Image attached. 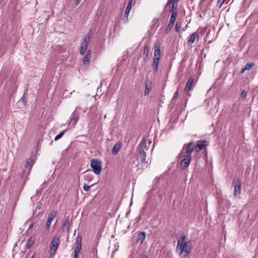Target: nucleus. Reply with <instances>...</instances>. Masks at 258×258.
Listing matches in <instances>:
<instances>
[{"instance_id": "nucleus-1", "label": "nucleus", "mask_w": 258, "mask_h": 258, "mask_svg": "<svg viewBox=\"0 0 258 258\" xmlns=\"http://www.w3.org/2000/svg\"><path fill=\"white\" fill-rule=\"evenodd\" d=\"M189 242L186 236H182L178 240L176 251L179 253V256L184 258L186 256L191 250V247L188 244Z\"/></svg>"}, {"instance_id": "nucleus-2", "label": "nucleus", "mask_w": 258, "mask_h": 258, "mask_svg": "<svg viewBox=\"0 0 258 258\" xmlns=\"http://www.w3.org/2000/svg\"><path fill=\"white\" fill-rule=\"evenodd\" d=\"M146 149V143L144 141H142L138 147V152L139 154L137 156V160L138 163L141 164L142 167L146 166L147 163V161H146V153L145 151Z\"/></svg>"}, {"instance_id": "nucleus-3", "label": "nucleus", "mask_w": 258, "mask_h": 258, "mask_svg": "<svg viewBox=\"0 0 258 258\" xmlns=\"http://www.w3.org/2000/svg\"><path fill=\"white\" fill-rule=\"evenodd\" d=\"M155 51L154 53V58L153 61V68L155 72H157L158 67L159 63V60L161 57L160 45L159 43H156L154 46Z\"/></svg>"}, {"instance_id": "nucleus-4", "label": "nucleus", "mask_w": 258, "mask_h": 258, "mask_svg": "<svg viewBox=\"0 0 258 258\" xmlns=\"http://www.w3.org/2000/svg\"><path fill=\"white\" fill-rule=\"evenodd\" d=\"M102 162L97 159H92L91 160L90 166L93 169V171L95 174H99L102 170Z\"/></svg>"}, {"instance_id": "nucleus-5", "label": "nucleus", "mask_w": 258, "mask_h": 258, "mask_svg": "<svg viewBox=\"0 0 258 258\" xmlns=\"http://www.w3.org/2000/svg\"><path fill=\"white\" fill-rule=\"evenodd\" d=\"M91 37V34L88 33L83 39L80 46V53L81 55H83L86 52L88 45L89 44L90 39Z\"/></svg>"}, {"instance_id": "nucleus-6", "label": "nucleus", "mask_w": 258, "mask_h": 258, "mask_svg": "<svg viewBox=\"0 0 258 258\" xmlns=\"http://www.w3.org/2000/svg\"><path fill=\"white\" fill-rule=\"evenodd\" d=\"M76 247L75 249L74 258H79V254L80 252L82 245V239L80 235H78L75 241Z\"/></svg>"}, {"instance_id": "nucleus-7", "label": "nucleus", "mask_w": 258, "mask_h": 258, "mask_svg": "<svg viewBox=\"0 0 258 258\" xmlns=\"http://www.w3.org/2000/svg\"><path fill=\"white\" fill-rule=\"evenodd\" d=\"M78 109H80L79 107H77L74 111L70 117V122L69 124L72 123V125L74 126L77 122L79 118V111L78 110Z\"/></svg>"}, {"instance_id": "nucleus-8", "label": "nucleus", "mask_w": 258, "mask_h": 258, "mask_svg": "<svg viewBox=\"0 0 258 258\" xmlns=\"http://www.w3.org/2000/svg\"><path fill=\"white\" fill-rule=\"evenodd\" d=\"M191 160L190 154H186L180 163V168L182 170H184L188 166Z\"/></svg>"}, {"instance_id": "nucleus-9", "label": "nucleus", "mask_w": 258, "mask_h": 258, "mask_svg": "<svg viewBox=\"0 0 258 258\" xmlns=\"http://www.w3.org/2000/svg\"><path fill=\"white\" fill-rule=\"evenodd\" d=\"M233 195L235 197L238 196L241 193V181L237 179L234 181Z\"/></svg>"}, {"instance_id": "nucleus-10", "label": "nucleus", "mask_w": 258, "mask_h": 258, "mask_svg": "<svg viewBox=\"0 0 258 258\" xmlns=\"http://www.w3.org/2000/svg\"><path fill=\"white\" fill-rule=\"evenodd\" d=\"M56 214H57L56 211H55V210H52V211L50 212V213H49L48 219L46 221V225H45L46 230H49L51 222L53 220V219L55 217Z\"/></svg>"}, {"instance_id": "nucleus-11", "label": "nucleus", "mask_w": 258, "mask_h": 258, "mask_svg": "<svg viewBox=\"0 0 258 258\" xmlns=\"http://www.w3.org/2000/svg\"><path fill=\"white\" fill-rule=\"evenodd\" d=\"M199 33L198 32H195L190 34L189 36L187 42V44L188 46H191V44L194 41L197 39L199 40Z\"/></svg>"}, {"instance_id": "nucleus-12", "label": "nucleus", "mask_w": 258, "mask_h": 258, "mask_svg": "<svg viewBox=\"0 0 258 258\" xmlns=\"http://www.w3.org/2000/svg\"><path fill=\"white\" fill-rule=\"evenodd\" d=\"M35 158L34 156H31L26 161V164L25 165V168L28 169L29 171L31 170V167L35 162Z\"/></svg>"}, {"instance_id": "nucleus-13", "label": "nucleus", "mask_w": 258, "mask_h": 258, "mask_svg": "<svg viewBox=\"0 0 258 258\" xmlns=\"http://www.w3.org/2000/svg\"><path fill=\"white\" fill-rule=\"evenodd\" d=\"M178 0H168L167 3L164 8V10H167L169 8V11H174V5L177 3Z\"/></svg>"}, {"instance_id": "nucleus-14", "label": "nucleus", "mask_w": 258, "mask_h": 258, "mask_svg": "<svg viewBox=\"0 0 258 258\" xmlns=\"http://www.w3.org/2000/svg\"><path fill=\"white\" fill-rule=\"evenodd\" d=\"M59 239L57 237H54L53 238L51 242L50 249L51 250L54 251L55 252L57 249L59 244Z\"/></svg>"}, {"instance_id": "nucleus-15", "label": "nucleus", "mask_w": 258, "mask_h": 258, "mask_svg": "<svg viewBox=\"0 0 258 258\" xmlns=\"http://www.w3.org/2000/svg\"><path fill=\"white\" fill-rule=\"evenodd\" d=\"M91 55V50H88L83 59V63L85 66H89L90 64V58Z\"/></svg>"}, {"instance_id": "nucleus-16", "label": "nucleus", "mask_w": 258, "mask_h": 258, "mask_svg": "<svg viewBox=\"0 0 258 258\" xmlns=\"http://www.w3.org/2000/svg\"><path fill=\"white\" fill-rule=\"evenodd\" d=\"M194 79L192 76L189 78L184 89L185 92L187 93L190 90L192 85L194 83Z\"/></svg>"}, {"instance_id": "nucleus-17", "label": "nucleus", "mask_w": 258, "mask_h": 258, "mask_svg": "<svg viewBox=\"0 0 258 258\" xmlns=\"http://www.w3.org/2000/svg\"><path fill=\"white\" fill-rule=\"evenodd\" d=\"M146 238V233L144 231L138 233L137 239V242L142 243L143 241L145 240Z\"/></svg>"}, {"instance_id": "nucleus-18", "label": "nucleus", "mask_w": 258, "mask_h": 258, "mask_svg": "<svg viewBox=\"0 0 258 258\" xmlns=\"http://www.w3.org/2000/svg\"><path fill=\"white\" fill-rule=\"evenodd\" d=\"M171 12H172V13H171V17L170 18L169 23L170 24L174 25L175 20H176V18L177 15V9L175 8L174 11H171Z\"/></svg>"}, {"instance_id": "nucleus-19", "label": "nucleus", "mask_w": 258, "mask_h": 258, "mask_svg": "<svg viewBox=\"0 0 258 258\" xmlns=\"http://www.w3.org/2000/svg\"><path fill=\"white\" fill-rule=\"evenodd\" d=\"M121 147V144L120 143H116L112 149V153L113 155L117 154Z\"/></svg>"}, {"instance_id": "nucleus-20", "label": "nucleus", "mask_w": 258, "mask_h": 258, "mask_svg": "<svg viewBox=\"0 0 258 258\" xmlns=\"http://www.w3.org/2000/svg\"><path fill=\"white\" fill-rule=\"evenodd\" d=\"M195 149V146L193 142H191L187 144L186 148V153L187 154H190Z\"/></svg>"}, {"instance_id": "nucleus-21", "label": "nucleus", "mask_w": 258, "mask_h": 258, "mask_svg": "<svg viewBox=\"0 0 258 258\" xmlns=\"http://www.w3.org/2000/svg\"><path fill=\"white\" fill-rule=\"evenodd\" d=\"M255 66L254 63H246L244 68L241 70V73H243L244 71L246 70H249L251 69Z\"/></svg>"}, {"instance_id": "nucleus-22", "label": "nucleus", "mask_w": 258, "mask_h": 258, "mask_svg": "<svg viewBox=\"0 0 258 258\" xmlns=\"http://www.w3.org/2000/svg\"><path fill=\"white\" fill-rule=\"evenodd\" d=\"M70 222L69 220H66L62 225V231L69 232Z\"/></svg>"}, {"instance_id": "nucleus-23", "label": "nucleus", "mask_w": 258, "mask_h": 258, "mask_svg": "<svg viewBox=\"0 0 258 258\" xmlns=\"http://www.w3.org/2000/svg\"><path fill=\"white\" fill-rule=\"evenodd\" d=\"M151 89H152V87H151V83H150L149 84L148 83H146V89H145V90L144 92V94L145 96H146L149 94L151 90Z\"/></svg>"}, {"instance_id": "nucleus-24", "label": "nucleus", "mask_w": 258, "mask_h": 258, "mask_svg": "<svg viewBox=\"0 0 258 258\" xmlns=\"http://www.w3.org/2000/svg\"><path fill=\"white\" fill-rule=\"evenodd\" d=\"M34 243V239L32 237H30L27 241L26 247L27 249H29Z\"/></svg>"}, {"instance_id": "nucleus-25", "label": "nucleus", "mask_w": 258, "mask_h": 258, "mask_svg": "<svg viewBox=\"0 0 258 258\" xmlns=\"http://www.w3.org/2000/svg\"><path fill=\"white\" fill-rule=\"evenodd\" d=\"M148 54H149V48L147 45L145 46L143 50V55L145 56V57L144 58L145 60H147L148 57Z\"/></svg>"}, {"instance_id": "nucleus-26", "label": "nucleus", "mask_w": 258, "mask_h": 258, "mask_svg": "<svg viewBox=\"0 0 258 258\" xmlns=\"http://www.w3.org/2000/svg\"><path fill=\"white\" fill-rule=\"evenodd\" d=\"M134 0H129L127 7L125 9V12L130 13L132 8V4L133 3Z\"/></svg>"}, {"instance_id": "nucleus-27", "label": "nucleus", "mask_w": 258, "mask_h": 258, "mask_svg": "<svg viewBox=\"0 0 258 258\" xmlns=\"http://www.w3.org/2000/svg\"><path fill=\"white\" fill-rule=\"evenodd\" d=\"M28 89V87H27L24 91V93L22 97L21 98V100L24 104H25L26 103V99L25 98V96L26 95V94L27 93Z\"/></svg>"}, {"instance_id": "nucleus-28", "label": "nucleus", "mask_w": 258, "mask_h": 258, "mask_svg": "<svg viewBox=\"0 0 258 258\" xmlns=\"http://www.w3.org/2000/svg\"><path fill=\"white\" fill-rule=\"evenodd\" d=\"M205 146L203 143H199L196 146V149L197 151H200L202 150Z\"/></svg>"}, {"instance_id": "nucleus-29", "label": "nucleus", "mask_w": 258, "mask_h": 258, "mask_svg": "<svg viewBox=\"0 0 258 258\" xmlns=\"http://www.w3.org/2000/svg\"><path fill=\"white\" fill-rule=\"evenodd\" d=\"M66 132V130H63V131H61L59 134H58L57 135H56L55 137L54 140L57 141L58 139H59L60 138H61Z\"/></svg>"}, {"instance_id": "nucleus-30", "label": "nucleus", "mask_w": 258, "mask_h": 258, "mask_svg": "<svg viewBox=\"0 0 258 258\" xmlns=\"http://www.w3.org/2000/svg\"><path fill=\"white\" fill-rule=\"evenodd\" d=\"M129 13H130L126 12H125V13H124V17L123 18V21L124 22V23H126L128 22V18Z\"/></svg>"}, {"instance_id": "nucleus-31", "label": "nucleus", "mask_w": 258, "mask_h": 258, "mask_svg": "<svg viewBox=\"0 0 258 258\" xmlns=\"http://www.w3.org/2000/svg\"><path fill=\"white\" fill-rule=\"evenodd\" d=\"M91 186H92V185H88L87 184H84V186H83V189H84V190L85 191H87L89 190V189H90V188Z\"/></svg>"}, {"instance_id": "nucleus-32", "label": "nucleus", "mask_w": 258, "mask_h": 258, "mask_svg": "<svg viewBox=\"0 0 258 258\" xmlns=\"http://www.w3.org/2000/svg\"><path fill=\"white\" fill-rule=\"evenodd\" d=\"M224 2L225 1H223L222 0H218L217 3V6H218L219 8H221Z\"/></svg>"}, {"instance_id": "nucleus-33", "label": "nucleus", "mask_w": 258, "mask_h": 258, "mask_svg": "<svg viewBox=\"0 0 258 258\" xmlns=\"http://www.w3.org/2000/svg\"><path fill=\"white\" fill-rule=\"evenodd\" d=\"M174 25H172V24H170V23H169V24L168 25L167 28H166V32H169L171 29L173 27Z\"/></svg>"}, {"instance_id": "nucleus-34", "label": "nucleus", "mask_w": 258, "mask_h": 258, "mask_svg": "<svg viewBox=\"0 0 258 258\" xmlns=\"http://www.w3.org/2000/svg\"><path fill=\"white\" fill-rule=\"evenodd\" d=\"M247 93L245 91L243 90L242 91L240 94V96L242 98H245L246 97Z\"/></svg>"}, {"instance_id": "nucleus-35", "label": "nucleus", "mask_w": 258, "mask_h": 258, "mask_svg": "<svg viewBox=\"0 0 258 258\" xmlns=\"http://www.w3.org/2000/svg\"><path fill=\"white\" fill-rule=\"evenodd\" d=\"M180 29V26L178 25V23L177 22L175 24V30L177 32H179Z\"/></svg>"}, {"instance_id": "nucleus-36", "label": "nucleus", "mask_w": 258, "mask_h": 258, "mask_svg": "<svg viewBox=\"0 0 258 258\" xmlns=\"http://www.w3.org/2000/svg\"><path fill=\"white\" fill-rule=\"evenodd\" d=\"M158 19L157 18L154 19L152 21V25H153V26H154L155 25V24L158 22Z\"/></svg>"}, {"instance_id": "nucleus-37", "label": "nucleus", "mask_w": 258, "mask_h": 258, "mask_svg": "<svg viewBox=\"0 0 258 258\" xmlns=\"http://www.w3.org/2000/svg\"><path fill=\"white\" fill-rule=\"evenodd\" d=\"M178 96V92L177 91H176L175 92V93L174 94L173 99L176 98Z\"/></svg>"}, {"instance_id": "nucleus-38", "label": "nucleus", "mask_w": 258, "mask_h": 258, "mask_svg": "<svg viewBox=\"0 0 258 258\" xmlns=\"http://www.w3.org/2000/svg\"><path fill=\"white\" fill-rule=\"evenodd\" d=\"M140 258H148V256L146 254H141Z\"/></svg>"}, {"instance_id": "nucleus-39", "label": "nucleus", "mask_w": 258, "mask_h": 258, "mask_svg": "<svg viewBox=\"0 0 258 258\" xmlns=\"http://www.w3.org/2000/svg\"><path fill=\"white\" fill-rule=\"evenodd\" d=\"M81 0H76V5H78L80 3V1Z\"/></svg>"}, {"instance_id": "nucleus-40", "label": "nucleus", "mask_w": 258, "mask_h": 258, "mask_svg": "<svg viewBox=\"0 0 258 258\" xmlns=\"http://www.w3.org/2000/svg\"><path fill=\"white\" fill-rule=\"evenodd\" d=\"M33 223H31V224L30 225L29 227V229H30L32 228V227H33Z\"/></svg>"}, {"instance_id": "nucleus-41", "label": "nucleus", "mask_w": 258, "mask_h": 258, "mask_svg": "<svg viewBox=\"0 0 258 258\" xmlns=\"http://www.w3.org/2000/svg\"><path fill=\"white\" fill-rule=\"evenodd\" d=\"M206 0H201L202 2H205Z\"/></svg>"}, {"instance_id": "nucleus-42", "label": "nucleus", "mask_w": 258, "mask_h": 258, "mask_svg": "<svg viewBox=\"0 0 258 258\" xmlns=\"http://www.w3.org/2000/svg\"><path fill=\"white\" fill-rule=\"evenodd\" d=\"M212 87H213V88H215V87H214V85H213Z\"/></svg>"}, {"instance_id": "nucleus-43", "label": "nucleus", "mask_w": 258, "mask_h": 258, "mask_svg": "<svg viewBox=\"0 0 258 258\" xmlns=\"http://www.w3.org/2000/svg\"><path fill=\"white\" fill-rule=\"evenodd\" d=\"M30 258H34V255L32 256Z\"/></svg>"}, {"instance_id": "nucleus-44", "label": "nucleus", "mask_w": 258, "mask_h": 258, "mask_svg": "<svg viewBox=\"0 0 258 258\" xmlns=\"http://www.w3.org/2000/svg\"><path fill=\"white\" fill-rule=\"evenodd\" d=\"M222 1H225H225H226V0H222Z\"/></svg>"}]
</instances>
